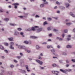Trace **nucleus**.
Returning a JSON list of instances; mask_svg holds the SVG:
<instances>
[{"label": "nucleus", "mask_w": 75, "mask_h": 75, "mask_svg": "<svg viewBox=\"0 0 75 75\" xmlns=\"http://www.w3.org/2000/svg\"><path fill=\"white\" fill-rule=\"evenodd\" d=\"M35 62L38 64H39L40 65H42L44 64V62L42 61H41L40 60L36 59L35 60Z\"/></svg>", "instance_id": "f257e3e1"}, {"label": "nucleus", "mask_w": 75, "mask_h": 75, "mask_svg": "<svg viewBox=\"0 0 75 75\" xmlns=\"http://www.w3.org/2000/svg\"><path fill=\"white\" fill-rule=\"evenodd\" d=\"M43 53H40V55L38 56V58L39 59H40V60H41L42 59V57H43Z\"/></svg>", "instance_id": "f03ea898"}, {"label": "nucleus", "mask_w": 75, "mask_h": 75, "mask_svg": "<svg viewBox=\"0 0 75 75\" xmlns=\"http://www.w3.org/2000/svg\"><path fill=\"white\" fill-rule=\"evenodd\" d=\"M36 32L38 33H39L41 31H42V28H39L36 29Z\"/></svg>", "instance_id": "7ed1b4c3"}, {"label": "nucleus", "mask_w": 75, "mask_h": 75, "mask_svg": "<svg viewBox=\"0 0 75 75\" xmlns=\"http://www.w3.org/2000/svg\"><path fill=\"white\" fill-rule=\"evenodd\" d=\"M39 28V26H35L34 27H32L31 28V30L32 31H35V28Z\"/></svg>", "instance_id": "20e7f679"}, {"label": "nucleus", "mask_w": 75, "mask_h": 75, "mask_svg": "<svg viewBox=\"0 0 75 75\" xmlns=\"http://www.w3.org/2000/svg\"><path fill=\"white\" fill-rule=\"evenodd\" d=\"M52 73L53 74H59V72L58 71L52 70Z\"/></svg>", "instance_id": "39448f33"}, {"label": "nucleus", "mask_w": 75, "mask_h": 75, "mask_svg": "<svg viewBox=\"0 0 75 75\" xmlns=\"http://www.w3.org/2000/svg\"><path fill=\"white\" fill-rule=\"evenodd\" d=\"M12 5H13V6H14L15 8H16H16H17V6H18V5H19V4L18 3L13 4Z\"/></svg>", "instance_id": "423d86ee"}, {"label": "nucleus", "mask_w": 75, "mask_h": 75, "mask_svg": "<svg viewBox=\"0 0 75 75\" xmlns=\"http://www.w3.org/2000/svg\"><path fill=\"white\" fill-rule=\"evenodd\" d=\"M20 34V33L17 31H15L14 32V35L17 36V35H18Z\"/></svg>", "instance_id": "0eeeda50"}, {"label": "nucleus", "mask_w": 75, "mask_h": 75, "mask_svg": "<svg viewBox=\"0 0 75 75\" xmlns=\"http://www.w3.org/2000/svg\"><path fill=\"white\" fill-rule=\"evenodd\" d=\"M14 38L13 37H9L8 38V40L10 41H14Z\"/></svg>", "instance_id": "6e6552de"}, {"label": "nucleus", "mask_w": 75, "mask_h": 75, "mask_svg": "<svg viewBox=\"0 0 75 75\" xmlns=\"http://www.w3.org/2000/svg\"><path fill=\"white\" fill-rule=\"evenodd\" d=\"M20 71L23 74H25L26 73V71L25 70H23L22 69H20Z\"/></svg>", "instance_id": "1a4fd4ad"}, {"label": "nucleus", "mask_w": 75, "mask_h": 75, "mask_svg": "<svg viewBox=\"0 0 75 75\" xmlns=\"http://www.w3.org/2000/svg\"><path fill=\"white\" fill-rule=\"evenodd\" d=\"M42 1L44 2V4H48V2L46 1V0H42Z\"/></svg>", "instance_id": "9d476101"}, {"label": "nucleus", "mask_w": 75, "mask_h": 75, "mask_svg": "<svg viewBox=\"0 0 75 75\" xmlns=\"http://www.w3.org/2000/svg\"><path fill=\"white\" fill-rule=\"evenodd\" d=\"M9 48L12 50H14L15 49L14 47L13 46V45H11V46H9Z\"/></svg>", "instance_id": "9b49d317"}, {"label": "nucleus", "mask_w": 75, "mask_h": 75, "mask_svg": "<svg viewBox=\"0 0 75 75\" xmlns=\"http://www.w3.org/2000/svg\"><path fill=\"white\" fill-rule=\"evenodd\" d=\"M60 71H61V72H63V73H66V70H65L60 69Z\"/></svg>", "instance_id": "f8f14e48"}, {"label": "nucleus", "mask_w": 75, "mask_h": 75, "mask_svg": "<svg viewBox=\"0 0 75 75\" xmlns=\"http://www.w3.org/2000/svg\"><path fill=\"white\" fill-rule=\"evenodd\" d=\"M45 6V5L44 4H40V8H43L44 7V6Z\"/></svg>", "instance_id": "ddd939ff"}, {"label": "nucleus", "mask_w": 75, "mask_h": 75, "mask_svg": "<svg viewBox=\"0 0 75 75\" xmlns=\"http://www.w3.org/2000/svg\"><path fill=\"white\" fill-rule=\"evenodd\" d=\"M30 38H33V39H35L36 38H38V37L37 36H31L30 37Z\"/></svg>", "instance_id": "4468645a"}, {"label": "nucleus", "mask_w": 75, "mask_h": 75, "mask_svg": "<svg viewBox=\"0 0 75 75\" xmlns=\"http://www.w3.org/2000/svg\"><path fill=\"white\" fill-rule=\"evenodd\" d=\"M36 50H39L40 48V47L38 45H36L35 46Z\"/></svg>", "instance_id": "2eb2a0df"}, {"label": "nucleus", "mask_w": 75, "mask_h": 75, "mask_svg": "<svg viewBox=\"0 0 75 75\" xmlns=\"http://www.w3.org/2000/svg\"><path fill=\"white\" fill-rule=\"evenodd\" d=\"M52 27H48L47 28V30H48V31H50V30H51L52 28Z\"/></svg>", "instance_id": "dca6fc26"}, {"label": "nucleus", "mask_w": 75, "mask_h": 75, "mask_svg": "<svg viewBox=\"0 0 75 75\" xmlns=\"http://www.w3.org/2000/svg\"><path fill=\"white\" fill-rule=\"evenodd\" d=\"M23 42L24 44H29V42L27 40H25Z\"/></svg>", "instance_id": "f3484780"}, {"label": "nucleus", "mask_w": 75, "mask_h": 75, "mask_svg": "<svg viewBox=\"0 0 75 75\" xmlns=\"http://www.w3.org/2000/svg\"><path fill=\"white\" fill-rule=\"evenodd\" d=\"M26 69H27V71L28 72H30V70H28V65L26 66Z\"/></svg>", "instance_id": "a211bd4d"}, {"label": "nucleus", "mask_w": 75, "mask_h": 75, "mask_svg": "<svg viewBox=\"0 0 75 75\" xmlns=\"http://www.w3.org/2000/svg\"><path fill=\"white\" fill-rule=\"evenodd\" d=\"M20 34L22 37H25V36H24V33H23V32H21L20 33Z\"/></svg>", "instance_id": "6ab92c4d"}, {"label": "nucleus", "mask_w": 75, "mask_h": 75, "mask_svg": "<svg viewBox=\"0 0 75 75\" xmlns=\"http://www.w3.org/2000/svg\"><path fill=\"white\" fill-rule=\"evenodd\" d=\"M4 45H5V46H6V47L8 46L9 45L8 43L7 42H4Z\"/></svg>", "instance_id": "aec40b11"}, {"label": "nucleus", "mask_w": 75, "mask_h": 75, "mask_svg": "<svg viewBox=\"0 0 75 75\" xmlns=\"http://www.w3.org/2000/svg\"><path fill=\"white\" fill-rule=\"evenodd\" d=\"M18 17H20V18H23L25 17V18H27V16H18Z\"/></svg>", "instance_id": "412c9836"}, {"label": "nucleus", "mask_w": 75, "mask_h": 75, "mask_svg": "<svg viewBox=\"0 0 75 75\" xmlns=\"http://www.w3.org/2000/svg\"><path fill=\"white\" fill-rule=\"evenodd\" d=\"M67 48H72V46L68 45L67 46Z\"/></svg>", "instance_id": "4be33fe9"}, {"label": "nucleus", "mask_w": 75, "mask_h": 75, "mask_svg": "<svg viewBox=\"0 0 75 75\" xmlns=\"http://www.w3.org/2000/svg\"><path fill=\"white\" fill-rule=\"evenodd\" d=\"M4 20L5 21H9V18H6L4 19Z\"/></svg>", "instance_id": "5701e85b"}, {"label": "nucleus", "mask_w": 75, "mask_h": 75, "mask_svg": "<svg viewBox=\"0 0 75 75\" xmlns=\"http://www.w3.org/2000/svg\"><path fill=\"white\" fill-rule=\"evenodd\" d=\"M10 25H11L12 26H16V25H17V24H15V23H11L10 24Z\"/></svg>", "instance_id": "b1692460"}, {"label": "nucleus", "mask_w": 75, "mask_h": 75, "mask_svg": "<svg viewBox=\"0 0 75 75\" xmlns=\"http://www.w3.org/2000/svg\"><path fill=\"white\" fill-rule=\"evenodd\" d=\"M10 46L11 45H14V43L13 42H11L10 43Z\"/></svg>", "instance_id": "393cba45"}, {"label": "nucleus", "mask_w": 75, "mask_h": 75, "mask_svg": "<svg viewBox=\"0 0 75 75\" xmlns=\"http://www.w3.org/2000/svg\"><path fill=\"white\" fill-rule=\"evenodd\" d=\"M0 49H1V50H4V47L1 45H0Z\"/></svg>", "instance_id": "a878e982"}, {"label": "nucleus", "mask_w": 75, "mask_h": 75, "mask_svg": "<svg viewBox=\"0 0 75 75\" xmlns=\"http://www.w3.org/2000/svg\"><path fill=\"white\" fill-rule=\"evenodd\" d=\"M46 24H48V23L47 21H45L43 23V25H45Z\"/></svg>", "instance_id": "bb28decb"}, {"label": "nucleus", "mask_w": 75, "mask_h": 75, "mask_svg": "<svg viewBox=\"0 0 75 75\" xmlns=\"http://www.w3.org/2000/svg\"><path fill=\"white\" fill-rule=\"evenodd\" d=\"M23 46L20 45L19 47H18V48L19 49H23Z\"/></svg>", "instance_id": "cd10ccee"}, {"label": "nucleus", "mask_w": 75, "mask_h": 75, "mask_svg": "<svg viewBox=\"0 0 75 75\" xmlns=\"http://www.w3.org/2000/svg\"><path fill=\"white\" fill-rule=\"evenodd\" d=\"M47 20L48 21H51V20H52V19L51 18L48 17L47 18Z\"/></svg>", "instance_id": "c85d7f7f"}, {"label": "nucleus", "mask_w": 75, "mask_h": 75, "mask_svg": "<svg viewBox=\"0 0 75 75\" xmlns=\"http://www.w3.org/2000/svg\"><path fill=\"white\" fill-rule=\"evenodd\" d=\"M35 18H40V16L38 15H36L35 16Z\"/></svg>", "instance_id": "c756f323"}, {"label": "nucleus", "mask_w": 75, "mask_h": 75, "mask_svg": "<svg viewBox=\"0 0 75 75\" xmlns=\"http://www.w3.org/2000/svg\"><path fill=\"white\" fill-rule=\"evenodd\" d=\"M17 30L18 31H21V30H22V28H17Z\"/></svg>", "instance_id": "7c9ffc66"}, {"label": "nucleus", "mask_w": 75, "mask_h": 75, "mask_svg": "<svg viewBox=\"0 0 75 75\" xmlns=\"http://www.w3.org/2000/svg\"><path fill=\"white\" fill-rule=\"evenodd\" d=\"M70 6V5H69V3H67L66 4V7H69V6Z\"/></svg>", "instance_id": "2f4dec72"}, {"label": "nucleus", "mask_w": 75, "mask_h": 75, "mask_svg": "<svg viewBox=\"0 0 75 75\" xmlns=\"http://www.w3.org/2000/svg\"><path fill=\"white\" fill-rule=\"evenodd\" d=\"M66 71H67V72H70V71H72V70L71 69H66Z\"/></svg>", "instance_id": "473e14b6"}, {"label": "nucleus", "mask_w": 75, "mask_h": 75, "mask_svg": "<svg viewBox=\"0 0 75 75\" xmlns=\"http://www.w3.org/2000/svg\"><path fill=\"white\" fill-rule=\"evenodd\" d=\"M40 69H45V68L44 67H42L41 66H40Z\"/></svg>", "instance_id": "72a5a7b5"}, {"label": "nucleus", "mask_w": 75, "mask_h": 75, "mask_svg": "<svg viewBox=\"0 0 75 75\" xmlns=\"http://www.w3.org/2000/svg\"><path fill=\"white\" fill-rule=\"evenodd\" d=\"M66 24L68 26H69L71 25V23H66Z\"/></svg>", "instance_id": "f704fd0d"}, {"label": "nucleus", "mask_w": 75, "mask_h": 75, "mask_svg": "<svg viewBox=\"0 0 75 75\" xmlns=\"http://www.w3.org/2000/svg\"><path fill=\"white\" fill-rule=\"evenodd\" d=\"M53 31H54V32H57L59 31L58 30L56 29H53Z\"/></svg>", "instance_id": "c9c22d12"}, {"label": "nucleus", "mask_w": 75, "mask_h": 75, "mask_svg": "<svg viewBox=\"0 0 75 75\" xmlns=\"http://www.w3.org/2000/svg\"><path fill=\"white\" fill-rule=\"evenodd\" d=\"M10 68H14V65L13 64H11L10 65Z\"/></svg>", "instance_id": "e433bc0d"}, {"label": "nucleus", "mask_w": 75, "mask_h": 75, "mask_svg": "<svg viewBox=\"0 0 75 75\" xmlns=\"http://www.w3.org/2000/svg\"><path fill=\"white\" fill-rule=\"evenodd\" d=\"M27 52H28V53H30L31 52V51L30 50H28L27 49H26V50Z\"/></svg>", "instance_id": "4c0bfd02"}, {"label": "nucleus", "mask_w": 75, "mask_h": 75, "mask_svg": "<svg viewBox=\"0 0 75 75\" xmlns=\"http://www.w3.org/2000/svg\"><path fill=\"white\" fill-rule=\"evenodd\" d=\"M23 50H25L27 49H26V47H25L24 46H23Z\"/></svg>", "instance_id": "58836bf2"}, {"label": "nucleus", "mask_w": 75, "mask_h": 75, "mask_svg": "<svg viewBox=\"0 0 75 75\" xmlns=\"http://www.w3.org/2000/svg\"><path fill=\"white\" fill-rule=\"evenodd\" d=\"M42 45H46V44H47V42H43L42 43Z\"/></svg>", "instance_id": "ea45409f"}, {"label": "nucleus", "mask_w": 75, "mask_h": 75, "mask_svg": "<svg viewBox=\"0 0 75 75\" xmlns=\"http://www.w3.org/2000/svg\"><path fill=\"white\" fill-rule=\"evenodd\" d=\"M24 14L25 15L27 16H27H28V14H29V13H24Z\"/></svg>", "instance_id": "a19ab883"}, {"label": "nucleus", "mask_w": 75, "mask_h": 75, "mask_svg": "<svg viewBox=\"0 0 75 75\" xmlns=\"http://www.w3.org/2000/svg\"><path fill=\"white\" fill-rule=\"evenodd\" d=\"M27 31H31V28H28L27 29Z\"/></svg>", "instance_id": "79ce46f5"}, {"label": "nucleus", "mask_w": 75, "mask_h": 75, "mask_svg": "<svg viewBox=\"0 0 75 75\" xmlns=\"http://www.w3.org/2000/svg\"><path fill=\"white\" fill-rule=\"evenodd\" d=\"M52 66L53 67H56V66H57V64H52Z\"/></svg>", "instance_id": "37998d69"}, {"label": "nucleus", "mask_w": 75, "mask_h": 75, "mask_svg": "<svg viewBox=\"0 0 75 75\" xmlns=\"http://www.w3.org/2000/svg\"><path fill=\"white\" fill-rule=\"evenodd\" d=\"M4 51L5 53H8V50H4Z\"/></svg>", "instance_id": "c03bdc74"}, {"label": "nucleus", "mask_w": 75, "mask_h": 75, "mask_svg": "<svg viewBox=\"0 0 75 75\" xmlns=\"http://www.w3.org/2000/svg\"><path fill=\"white\" fill-rule=\"evenodd\" d=\"M52 18H54V19H55V20H58V17H52Z\"/></svg>", "instance_id": "a18cd8bd"}, {"label": "nucleus", "mask_w": 75, "mask_h": 75, "mask_svg": "<svg viewBox=\"0 0 75 75\" xmlns=\"http://www.w3.org/2000/svg\"><path fill=\"white\" fill-rule=\"evenodd\" d=\"M13 61L14 62H15V63H17V62H18L17 61V60L15 59H14Z\"/></svg>", "instance_id": "49530a36"}, {"label": "nucleus", "mask_w": 75, "mask_h": 75, "mask_svg": "<svg viewBox=\"0 0 75 75\" xmlns=\"http://www.w3.org/2000/svg\"><path fill=\"white\" fill-rule=\"evenodd\" d=\"M51 52H55V50H51Z\"/></svg>", "instance_id": "de8ad7c7"}, {"label": "nucleus", "mask_w": 75, "mask_h": 75, "mask_svg": "<svg viewBox=\"0 0 75 75\" xmlns=\"http://www.w3.org/2000/svg\"><path fill=\"white\" fill-rule=\"evenodd\" d=\"M62 37L63 38H64L65 36V34L64 33H63L62 35Z\"/></svg>", "instance_id": "09e8293b"}, {"label": "nucleus", "mask_w": 75, "mask_h": 75, "mask_svg": "<svg viewBox=\"0 0 75 75\" xmlns=\"http://www.w3.org/2000/svg\"><path fill=\"white\" fill-rule=\"evenodd\" d=\"M17 58L18 59H20L21 58V56H17Z\"/></svg>", "instance_id": "8fccbe9b"}, {"label": "nucleus", "mask_w": 75, "mask_h": 75, "mask_svg": "<svg viewBox=\"0 0 75 75\" xmlns=\"http://www.w3.org/2000/svg\"><path fill=\"white\" fill-rule=\"evenodd\" d=\"M19 54L22 57L23 56V54L22 53H20Z\"/></svg>", "instance_id": "3c124183"}, {"label": "nucleus", "mask_w": 75, "mask_h": 75, "mask_svg": "<svg viewBox=\"0 0 75 75\" xmlns=\"http://www.w3.org/2000/svg\"><path fill=\"white\" fill-rule=\"evenodd\" d=\"M71 61L73 62H75V59H72Z\"/></svg>", "instance_id": "603ef678"}, {"label": "nucleus", "mask_w": 75, "mask_h": 75, "mask_svg": "<svg viewBox=\"0 0 75 75\" xmlns=\"http://www.w3.org/2000/svg\"><path fill=\"white\" fill-rule=\"evenodd\" d=\"M47 48L48 49H50V46H49V45L47 46Z\"/></svg>", "instance_id": "864d4df0"}, {"label": "nucleus", "mask_w": 75, "mask_h": 75, "mask_svg": "<svg viewBox=\"0 0 75 75\" xmlns=\"http://www.w3.org/2000/svg\"><path fill=\"white\" fill-rule=\"evenodd\" d=\"M67 41H70L71 40V38H68L67 39Z\"/></svg>", "instance_id": "5fc2aeb1"}, {"label": "nucleus", "mask_w": 75, "mask_h": 75, "mask_svg": "<svg viewBox=\"0 0 75 75\" xmlns=\"http://www.w3.org/2000/svg\"><path fill=\"white\" fill-rule=\"evenodd\" d=\"M59 62H60V64H62V60H59Z\"/></svg>", "instance_id": "6e6d98bb"}, {"label": "nucleus", "mask_w": 75, "mask_h": 75, "mask_svg": "<svg viewBox=\"0 0 75 75\" xmlns=\"http://www.w3.org/2000/svg\"><path fill=\"white\" fill-rule=\"evenodd\" d=\"M57 47L58 48H59H59H61V46L59 45H57Z\"/></svg>", "instance_id": "4d7b16f0"}, {"label": "nucleus", "mask_w": 75, "mask_h": 75, "mask_svg": "<svg viewBox=\"0 0 75 75\" xmlns=\"http://www.w3.org/2000/svg\"><path fill=\"white\" fill-rule=\"evenodd\" d=\"M56 4H58L59 5V4H60V3H59V2L57 1L56 2Z\"/></svg>", "instance_id": "13d9d810"}, {"label": "nucleus", "mask_w": 75, "mask_h": 75, "mask_svg": "<svg viewBox=\"0 0 75 75\" xmlns=\"http://www.w3.org/2000/svg\"><path fill=\"white\" fill-rule=\"evenodd\" d=\"M63 39L62 38H59V41H63Z\"/></svg>", "instance_id": "bf43d9fd"}, {"label": "nucleus", "mask_w": 75, "mask_h": 75, "mask_svg": "<svg viewBox=\"0 0 75 75\" xmlns=\"http://www.w3.org/2000/svg\"><path fill=\"white\" fill-rule=\"evenodd\" d=\"M58 8V7L57 6H55L54 7V9H57V8Z\"/></svg>", "instance_id": "052dcab7"}, {"label": "nucleus", "mask_w": 75, "mask_h": 75, "mask_svg": "<svg viewBox=\"0 0 75 75\" xmlns=\"http://www.w3.org/2000/svg\"><path fill=\"white\" fill-rule=\"evenodd\" d=\"M52 33L49 34V37H51V36H52Z\"/></svg>", "instance_id": "680f3d73"}, {"label": "nucleus", "mask_w": 75, "mask_h": 75, "mask_svg": "<svg viewBox=\"0 0 75 75\" xmlns=\"http://www.w3.org/2000/svg\"><path fill=\"white\" fill-rule=\"evenodd\" d=\"M71 54H74L75 55V52H72L71 53Z\"/></svg>", "instance_id": "e2e57ef3"}, {"label": "nucleus", "mask_w": 75, "mask_h": 75, "mask_svg": "<svg viewBox=\"0 0 75 75\" xmlns=\"http://www.w3.org/2000/svg\"><path fill=\"white\" fill-rule=\"evenodd\" d=\"M57 13H58V14L60 13V11H57Z\"/></svg>", "instance_id": "0e129e2a"}, {"label": "nucleus", "mask_w": 75, "mask_h": 75, "mask_svg": "<svg viewBox=\"0 0 75 75\" xmlns=\"http://www.w3.org/2000/svg\"><path fill=\"white\" fill-rule=\"evenodd\" d=\"M16 47H18H18H19L20 45H18V44H16Z\"/></svg>", "instance_id": "69168bd1"}, {"label": "nucleus", "mask_w": 75, "mask_h": 75, "mask_svg": "<svg viewBox=\"0 0 75 75\" xmlns=\"http://www.w3.org/2000/svg\"><path fill=\"white\" fill-rule=\"evenodd\" d=\"M71 16H72L73 17H75V15H74V14H73Z\"/></svg>", "instance_id": "338daca9"}, {"label": "nucleus", "mask_w": 75, "mask_h": 75, "mask_svg": "<svg viewBox=\"0 0 75 75\" xmlns=\"http://www.w3.org/2000/svg\"><path fill=\"white\" fill-rule=\"evenodd\" d=\"M73 32L74 33H75V28H74L73 30Z\"/></svg>", "instance_id": "774afa93"}]
</instances>
